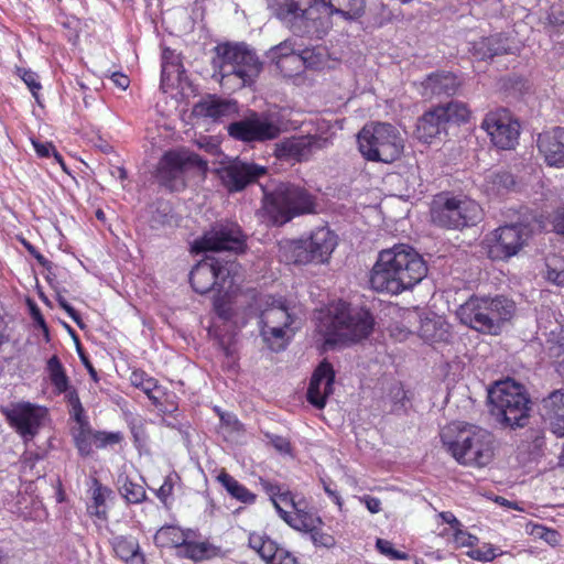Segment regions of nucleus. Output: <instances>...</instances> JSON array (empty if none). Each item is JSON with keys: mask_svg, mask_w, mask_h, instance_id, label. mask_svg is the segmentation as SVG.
Segmentation results:
<instances>
[{"mask_svg": "<svg viewBox=\"0 0 564 564\" xmlns=\"http://www.w3.org/2000/svg\"><path fill=\"white\" fill-rule=\"evenodd\" d=\"M426 273L416 249H381L369 281L377 292L398 294L421 282Z\"/></svg>", "mask_w": 564, "mask_h": 564, "instance_id": "1", "label": "nucleus"}, {"mask_svg": "<svg viewBox=\"0 0 564 564\" xmlns=\"http://www.w3.org/2000/svg\"><path fill=\"white\" fill-rule=\"evenodd\" d=\"M318 321L317 329L327 347L358 343L371 334L375 325L369 311L352 307L344 301L319 312Z\"/></svg>", "mask_w": 564, "mask_h": 564, "instance_id": "2", "label": "nucleus"}, {"mask_svg": "<svg viewBox=\"0 0 564 564\" xmlns=\"http://www.w3.org/2000/svg\"><path fill=\"white\" fill-rule=\"evenodd\" d=\"M441 441L460 465L485 467L495 455L494 434L476 425L452 423L442 430Z\"/></svg>", "mask_w": 564, "mask_h": 564, "instance_id": "3", "label": "nucleus"}, {"mask_svg": "<svg viewBox=\"0 0 564 564\" xmlns=\"http://www.w3.org/2000/svg\"><path fill=\"white\" fill-rule=\"evenodd\" d=\"M514 312V302L503 295H471L459 305L456 315L462 324L479 333L497 335L502 325L512 318Z\"/></svg>", "mask_w": 564, "mask_h": 564, "instance_id": "4", "label": "nucleus"}, {"mask_svg": "<svg viewBox=\"0 0 564 564\" xmlns=\"http://www.w3.org/2000/svg\"><path fill=\"white\" fill-rule=\"evenodd\" d=\"M262 208L272 225H284L293 218L316 212V198L307 189L293 183H280L273 191L264 187Z\"/></svg>", "mask_w": 564, "mask_h": 564, "instance_id": "5", "label": "nucleus"}, {"mask_svg": "<svg viewBox=\"0 0 564 564\" xmlns=\"http://www.w3.org/2000/svg\"><path fill=\"white\" fill-rule=\"evenodd\" d=\"M490 413L503 426L511 429L527 425L531 400L524 386L507 379L496 382L488 390Z\"/></svg>", "mask_w": 564, "mask_h": 564, "instance_id": "6", "label": "nucleus"}, {"mask_svg": "<svg viewBox=\"0 0 564 564\" xmlns=\"http://www.w3.org/2000/svg\"><path fill=\"white\" fill-rule=\"evenodd\" d=\"M197 253L212 251L217 256L207 254L189 273V282L196 293L205 294L215 288L224 289L226 280L238 273L239 264L235 257L246 249H191Z\"/></svg>", "mask_w": 564, "mask_h": 564, "instance_id": "7", "label": "nucleus"}, {"mask_svg": "<svg viewBox=\"0 0 564 564\" xmlns=\"http://www.w3.org/2000/svg\"><path fill=\"white\" fill-rule=\"evenodd\" d=\"M361 155L371 162L390 164L399 160L404 150L400 131L387 122H370L357 134Z\"/></svg>", "mask_w": 564, "mask_h": 564, "instance_id": "8", "label": "nucleus"}, {"mask_svg": "<svg viewBox=\"0 0 564 564\" xmlns=\"http://www.w3.org/2000/svg\"><path fill=\"white\" fill-rule=\"evenodd\" d=\"M213 67L221 78L235 76L246 86L253 82L262 68L256 53L245 43H220L215 48Z\"/></svg>", "mask_w": 564, "mask_h": 564, "instance_id": "9", "label": "nucleus"}, {"mask_svg": "<svg viewBox=\"0 0 564 564\" xmlns=\"http://www.w3.org/2000/svg\"><path fill=\"white\" fill-rule=\"evenodd\" d=\"M482 209L467 197L437 196L431 207L432 221L444 228L462 229L475 226L481 220Z\"/></svg>", "mask_w": 564, "mask_h": 564, "instance_id": "10", "label": "nucleus"}, {"mask_svg": "<svg viewBox=\"0 0 564 564\" xmlns=\"http://www.w3.org/2000/svg\"><path fill=\"white\" fill-rule=\"evenodd\" d=\"M206 163L189 151L178 150L166 152L159 162L158 180L171 191L185 186L184 173L191 169H204Z\"/></svg>", "mask_w": 564, "mask_h": 564, "instance_id": "11", "label": "nucleus"}, {"mask_svg": "<svg viewBox=\"0 0 564 564\" xmlns=\"http://www.w3.org/2000/svg\"><path fill=\"white\" fill-rule=\"evenodd\" d=\"M227 130L230 137L243 142H264L280 134L279 126L269 116L257 112L231 122Z\"/></svg>", "mask_w": 564, "mask_h": 564, "instance_id": "12", "label": "nucleus"}, {"mask_svg": "<svg viewBox=\"0 0 564 564\" xmlns=\"http://www.w3.org/2000/svg\"><path fill=\"white\" fill-rule=\"evenodd\" d=\"M481 128L488 133L492 144L500 150H511L518 143L520 124L507 109L487 113Z\"/></svg>", "mask_w": 564, "mask_h": 564, "instance_id": "13", "label": "nucleus"}, {"mask_svg": "<svg viewBox=\"0 0 564 564\" xmlns=\"http://www.w3.org/2000/svg\"><path fill=\"white\" fill-rule=\"evenodd\" d=\"M272 14L294 34L304 33L311 21L310 2L303 6L299 0H269Z\"/></svg>", "mask_w": 564, "mask_h": 564, "instance_id": "14", "label": "nucleus"}, {"mask_svg": "<svg viewBox=\"0 0 564 564\" xmlns=\"http://www.w3.org/2000/svg\"><path fill=\"white\" fill-rule=\"evenodd\" d=\"M246 242L247 236L237 223L219 220L210 225L191 247H246Z\"/></svg>", "mask_w": 564, "mask_h": 564, "instance_id": "15", "label": "nucleus"}, {"mask_svg": "<svg viewBox=\"0 0 564 564\" xmlns=\"http://www.w3.org/2000/svg\"><path fill=\"white\" fill-rule=\"evenodd\" d=\"M0 411L22 437L32 438L37 433L43 416L39 406L22 402L2 406Z\"/></svg>", "mask_w": 564, "mask_h": 564, "instance_id": "16", "label": "nucleus"}, {"mask_svg": "<svg viewBox=\"0 0 564 564\" xmlns=\"http://www.w3.org/2000/svg\"><path fill=\"white\" fill-rule=\"evenodd\" d=\"M327 144L328 139L321 135L292 137L276 143L275 155L285 161H307L315 151L326 148Z\"/></svg>", "mask_w": 564, "mask_h": 564, "instance_id": "17", "label": "nucleus"}, {"mask_svg": "<svg viewBox=\"0 0 564 564\" xmlns=\"http://www.w3.org/2000/svg\"><path fill=\"white\" fill-rule=\"evenodd\" d=\"M267 173L268 170L264 166L240 161L218 170L221 183L229 192H240Z\"/></svg>", "mask_w": 564, "mask_h": 564, "instance_id": "18", "label": "nucleus"}, {"mask_svg": "<svg viewBox=\"0 0 564 564\" xmlns=\"http://www.w3.org/2000/svg\"><path fill=\"white\" fill-rule=\"evenodd\" d=\"M335 371L332 364L323 361L314 370L307 388V401L317 409H323L326 399L333 393Z\"/></svg>", "mask_w": 564, "mask_h": 564, "instance_id": "19", "label": "nucleus"}, {"mask_svg": "<svg viewBox=\"0 0 564 564\" xmlns=\"http://www.w3.org/2000/svg\"><path fill=\"white\" fill-rule=\"evenodd\" d=\"M538 148L550 166H564V128L556 127L538 135Z\"/></svg>", "mask_w": 564, "mask_h": 564, "instance_id": "20", "label": "nucleus"}, {"mask_svg": "<svg viewBox=\"0 0 564 564\" xmlns=\"http://www.w3.org/2000/svg\"><path fill=\"white\" fill-rule=\"evenodd\" d=\"M531 234L532 231L528 225L511 224L500 226L488 236L487 247H492V245L497 247H523L528 245Z\"/></svg>", "mask_w": 564, "mask_h": 564, "instance_id": "21", "label": "nucleus"}, {"mask_svg": "<svg viewBox=\"0 0 564 564\" xmlns=\"http://www.w3.org/2000/svg\"><path fill=\"white\" fill-rule=\"evenodd\" d=\"M542 416L554 434L564 436V390H554L542 400Z\"/></svg>", "mask_w": 564, "mask_h": 564, "instance_id": "22", "label": "nucleus"}, {"mask_svg": "<svg viewBox=\"0 0 564 564\" xmlns=\"http://www.w3.org/2000/svg\"><path fill=\"white\" fill-rule=\"evenodd\" d=\"M444 110L437 107L425 112L417 121L416 137L424 143H430L432 139L446 134L447 124L444 120Z\"/></svg>", "mask_w": 564, "mask_h": 564, "instance_id": "23", "label": "nucleus"}, {"mask_svg": "<svg viewBox=\"0 0 564 564\" xmlns=\"http://www.w3.org/2000/svg\"><path fill=\"white\" fill-rule=\"evenodd\" d=\"M419 336L426 343H448L451 338L449 325L441 316L422 317L420 321Z\"/></svg>", "mask_w": 564, "mask_h": 564, "instance_id": "24", "label": "nucleus"}, {"mask_svg": "<svg viewBox=\"0 0 564 564\" xmlns=\"http://www.w3.org/2000/svg\"><path fill=\"white\" fill-rule=\"evenodd\" d=\"M423 85L434 96H454L460 89L463 82L453 73L442 72L427 76Z\"/></svg>", "mask_w": 564, "mask_h": 564, "instance_id": "25", "label": "nucleus"}, {"mask_svg": "<svg viewBox=\"0 0 564 564\" xmlns=\"http://www.w3.org/2000/svg\"><path fill=\"white\" fill-rule=\"evenodd\" d=\"M293 322V315L282 299H272L260 314V325L262 326L292 327Z\"/></svg>", "mask_w": 564, "mask_h": 564, "instance_id": "26", "label": "nucleus"}, {"mask_svg": "<svg viewBox=\"0 0 564 564\" xmlns=\"http://www.w3.org/2000/svg\"><path fill=\"white\" fill-rule=\"evenodd\" d=\"M280 258L288 264L303 265L308 263H324L330 257L333 249H280Z\"/></svg>", "mask_w": 564, "mask_h": 564, "instance_id": "27", "label": "nucleus"}, {"mask_svg": "<svg viewBox=\"0 0 564 564\" xmlns=\"http://www.w3.org/2000/svg\"><path fill=\"white\" fill-rule=\"evenodd\" d=\"M161 86H174L175 83H180L184 73V66L181 61L180 54L169 47L162 52V64H161Z\"/></svg>", "mask_w": 564, "mask_h": 564, "instance_id": "28", "label": "nucleus"}, {"mask_svg": "<svg viewBox=\"0 0 564 564\" xmlns=\"http://www.w3.org/2000/svg\"><path fill=\"white\" fill-rule=\"evenodd\" d=\"M516 186L514 176L506 170H498L489 172L482 184L484 191L489 196H502Z\"/></svg>", "mask_w": 564, "mask_h": 564, "instance_id": "29", "label": "nucleus"}, {"mask_svg": "<svg viewBox=\"0 0 564 564\" xmlns=\"http://www.w3.org/2000/svg\"><path fill=\"white\" fill-rule=\"evenodd\" d=\"M323 6L330 14L340 15L346 21H352L365 14L366 0H326Z\"/></svg>", "mask_w": 564, "mask_h": 564, "instance_id": "30", "label": "nucleus"}, {"mask_svg": "<svg viewBox=\"0 0 564 564\" xmlns=\"http://www.w3.org/2000/svg\"><path fill=\"white\" fill-rule=\"evenodd\" d=\"M508 53L506 39L500 34L481 37L473 44V54L479 59L492 58Z\"/></svg>", "mask_w": 564, "mask_h": 564, "instance_id": "31", "label": "nucleus"}, {"mask_svg": "<svg viewBox=\"0 0 564 564\" xmlns=\"http://www.w3.org/2000/svg\"><path fill=\"white\" fill-rule=\"evenodd\" d=\"M314 52L305 48L300 54L289 55L286 58L276 61V68L286 77L300 74L304 67H312Z\"/></svg>", "mask_w": 564, "mask_h": 564, "instance_id": "32", "label": "nucleus"}, {"mask_svg": "<svg viewBox=\"0 0 564 564\" xmlns=\"http://www.w3.org/2000/svg\"><path fill=\"white\" fill-rule=\"evenodd\" d=\"M194 112L218 120L237 112V102L221 99L205 100L195 106Z\"/></svg>", "mask_w": 564, "mask_h": 564, "instance_id": "33", "label": "nucleus"}, {"mask_svg": "<svg viewBox=\"0 0 564 564\" xmlns=\"http://www.w3.org/2000/svg\"><path fill=\"white\" fill-rule=\"evenodd\" d=\"M294 334L292 327L280 326H262L260 327V335L268 348L272 351L279 352L286 348L291 336Z\"/></svg>", "mask_w": 564, "mask_h": 564, "instance_id": "34", "label": "nucleus"}, {"mask_svg": "<svg viewBox=\"0 0 564 564\" xmlns=\"http://www.w3.org/2000/svg\"><path fill=\"white\" fill-rule=\"evenodd\" d=\"M130 382L133 387L141 389L154 405L161 403V397L164 394L158 380L150 377L143 370H133L130 376Z\"/></svg>", "mask_w": 564, "mask_h": 564, "instance_id": "35", "label": "nucleus"}, {"mask_svg": "<svg viewBox=\"0 0 564 564\" xmlns=\"http://www.w3.org/2000/svg\"><path fill=\"white\" fill-rule=\"evenodd\" d=\"M91 491L93 505L89 507V512L105 520L107 518L106 500L112 495V490L104 486L97 478H93Z\"/></svg>", "mask_w": 564, "mask_h": 564, "instance_id": "36", "label": "nucleus"}, {"mask_svg": "<svg viewBox=\"0 0 564 564\" xmlns=\"http://www.w3.org/2000/svg\"><path fill=\"white\" fill-rule=\"evenodd\" d=\"M217 479L227 490V492L238 501L243 503H253L256 501V495L250 492L243 485H241L228 473L221 471Z\"/></svg>", "mask_w": 564, "mask_h": 564, "instance_id": "37", "label": "nucleus"}, {"mask_svg": "<svg viewBox=\"0 0 564 564\" xmlns=\"http://www.w3.org/2000/svg\"><path fill=\"white\" fill-rule=\"evenodd\" d=\"M46 369L51 383L54 386L56 392L59 394L66 392L68 390L69 380L57 356H52L47 360Z\"/></svg>", "mask_w": 564, "mask_h": 564, "instance_id": "38", "label": "nucleus"}, {"mask_svg": "<svg viewBox=\"0 0 564 564\" xmlns=\"http://www.w3.org/2000/svg\"><path fill=\"white\" fill-rule=\"evenodd\" d=\"M438 109L445 111L443 115L446 124L454 123H465L470 118V110L467 105L462 101H451L447 105L438 106Z\"/></svg>", "mask_w": 564, "mask_h": 564, "instance_id": "39", "label": "nucleus"}, {"mask_svg": "<svg viewBox=\"0 0 564 564\" xmlns=\"http://www.w3.org/2000/svg\"><path fill=\"white\" fill-rule=\"evenodd\" d=\"M119 491L129 503H140L145 500L147 494L142 485L132 481L128 477L119 479Z\"/></svg>", "mask_w": 564, "mask_h": 564, "instance_id": "40", "label": "nucleus"}, {"mask_svg": "<svg viewBox=\"0 0 564 564\" xmlns=\"http://www.w3.org/2000/svg\"><path fill=\"white\" fill-rule=\"evenodd\" d=\"M286 523L297 531L310 533L316 524H322L323 521L319 517H315L297 508L295 516H291Z\"/></svg>", "mask_w": 564, "mask_h": 564, "instance_id": "41", "label": "nucleus"}, {"mask_svg": "<svg viewBox=\"0 0 564 564\" xmlns=\"http://www.w3.org/2000/svg\"><path fill=\"white\" fill-rule=\"evenodd\" d=\"M310 247H337L338 236L328 226H321L315 228L310 237Z\"/></svg>", "mask_w": 564, "mask_h": 564, "instance_id": "42", "label": "nucleus"}, {"mask_svg": "<svg viewBox=\"0 0 564 564\" xmlns=\"http://www.w3.org/2000/svg\"><path fill=\"white\" fill-rule=\"evenodd\" d=\"M113 550L119 557L124 561L133 558L139 552V544L134 539L127 536H116L113 539Z\"/></svg>", "mask_w": 564, "mask_h": 564, "instance_id": "43", "label": "nucleus"}, {"mask_svg": "<svg viewBox=\"0 0 564 564\" xmlns=\"http://www.w3.org/2000/svg\"><path fill=\"white\" fill-rule=\"evenodd\" d=\"M295 54L294 45L291 40H285L282 43L271 47L267 57L276 66V61L286 58L289 55Z\"/></svg>", "mask_w": 564, "mask_h": 564, "instance_id": "44", "label": "nucleus"}, {"mask_svg": "<svg viewBox=\"0 0 564 564\" xmlns=\"http://www.w3.org/2000/svg\"><path fill=\"white\" fill-rule=\"evenodd\" d=\"M547 279L557 285L564 284V260L552 258L546 262Z\"/></svg>", "mask_w": 564, "mask_h": 564, "instance_id": "45", "label": "nucleus"}, {"mask_svg": "<svg viewBox=\"0 0 564 564\" xmlns=\"http://www.w3.org/2000/svg\"><path fill=\"white\" fill-rule=\"evenodd\" d=\"M65 393L68 404L72 406V414L74 419L78 422H83L84 408L82 405L79 395L75 388L68 384V390Z\"/></svg>", "mask_w": 564, "mask_h": 564, "instance_id": "46", "label": "nucleus"}, {"mask_svg": "<svg viewBox=\"0 0 564 564\" xmlns=\"http://www.w3.org/2000/svg\"><path fill=\"white\" fill-rule=\"evenodd\" d=\"M182 546L184 547L183 557L194 561H200L206 557L207 546L205 543L183 541Z\"/></svg>", "mask_w": 564, "mask_h": 564, "instance_id": "47", "label": "nucleus"}, {"mask_svg": "<svg viewBox=\"0 0 564 564\" xmlns=\"http://www.w3.org/2000/svg\"><path fill=\"white\" fill-rule=\"evenodd\" d=\"M322 524H316L314 529L310 532L311 540L315 546H323L330 549L336 544V540L333 535L325 533L319 530Z\"/></svg>", "mask_w": 564, "mask_h": 564, "instance_id": "48", "label": "nucleus"}, {"mask_svg": "<svg viewBox=\"0 0 564 564\" xmlns=\"http://www.w3.org/2000/svg\"><path fill=\"white\" fill-rule=\"evenodd\" d=\"M214 311L223 321H229L232 317L234 313L227 294L214 299Z\"/></svg>", "mask_w": 564, "mask_h": 564, "instance_id": "49", "label": "nucleus"}, {"mask_svg": "<svg viewBox=\"0 0 564 564\" xmlns=\"http://www.w3.org/2000/svg\"><path fill=\"white\" fill-rule=\"evenodd\" d=\"M376 546L381 554L389 556L392 560H408L409 555L404 552L398 551L393 547L392 543L384 539H378Z\"/></svg>", "mask_w": 564, "mask_h": 564, "instance_id": "50", "label": "nucleus"}, {"mask_svg": "<svg viewBox=\"0 0 564 564\" xmlns=\"http://www.w3.org/2000/svg\"><path fill=\"white\" fill-rule=\"evenodd\" d=\"M22 80L25 83V85L30 88L32 95L37 99L39 91L41 90L42 86L39 82V76L36 73L25 69V68H19L18 69Z\"/></svg>", "mask_w": 564, "mask_h": 564, "instance_id": "51", "label": "nucleus"}, {"mask_svg": "<svg viewBox=\"0 0 564 564\" xmlns=\"http://www.w3.org/2000/svg\"><path fill=\"white\" fill-rule=\"evenodd\" d=\"M32 143H33L34 150L39 156L48 158L51 154V151H52L54 154V158L63 166V169H65V165H64L61 154L55 150V148L52 143H50V142L42 143V142H39L35 140H32Z\"/></svg>", "mask_w": 564, "mask_h": 564, "instance_id": "52", "label": "nucleus"}, {"mask_svg": "<svg viewBox=\"0 0 564 564\" xmlns=\"http://www.w3.org/2000/svg\"><path fill=\"white\" fill-rule=\"evenodd\" d=\"M467 555L470 558L480 561V562H490L497 556L495 549H492L491 546H488V545H485L479 549L470 550L467 552Z\"/></svg>", "mask_w": 564, "mask_h": 564, "instance_id": "53", "label": "nucleus"}, {"mask_svg": "<svg viewBox=\"0 0 564 564\" xmlns=\"http://www.w3.org/2000/svg\"><path fill=\"white\" fill-rule=\"evenodd\" d=\"M75 443L78 452L83 456H87L91 453V442H90V435L88 432L82 430L76 436H75Z\"/></svg>", "mask_w": 564, "mask_h": 564, "instance_id": "54", "label": "nucleus"}, {"mask_svg": "<svg viewBox=\"0 0 564 564\" xmlns=\"http://www.w3.org/2000/svg\"><path fill=\"white\" fill-rule=\"evenodd\" d=\"M279 549L280 547L278 546V544L269 538L267 539L261 551L258 554L267 564H269L272 561V558H274V555L279 551Z\"/></svg>", "mask_w": 564, "mask_h": 564, "instance_id": "55", "label": "nucleus"}, {"mask_svg": "<svg viewBox=\"0 0 564 564\" xmlns=\"http://www.w3.org/2000/svg\"><path fill=\"white\" fill-rule=\"evenodd\" d=\"M478 539L466 532V531H463L460 528L457 529L454 533V542L458 545V546H473L477 543Z\"/></svg>", "mask_w": 564, "mask_h": 564, "instance_id": "56", "label": "nucleus"}, {"mask_svg": "<svg viewBox=\"0 0 564 564\" xmlns=\"http://www.w3.org/2000/svg\"><path fill=\"white\" fill-rule=\"evenodd\" d=\"M178 534L176 528L174 527H165V528H161L158 533H156V539H166L169 540L171 543H173L175 546H182L183 544V541H180L181 538L177 536L175 539V536Z\"/></svg>", "mask_w": 564, "mask_h": 564, "instance_id": "57", "label": "nucleus"}, {"mask_svg": "<svg viewBox=\"0 0 564 564\" xmlns=\"http://www.w3.org/2000/svg\"><path fill=\"white\" fill-rule=\"evenodd\" d=\"M267 437L269 438L270 444L280 453H290L291 452V444L290 442L280 435L274 434H267Z\"/></svg>", "mask_w": 564, "mask_h": 564, "instance_id": "58", "label": "nucleus"}, {"mask_svg": "<svg viewBox=\"0 0 564 564\" xmlns=\"http://www.w3.org/2000/svg\"><path fill=\"white\" fill-rule=\"evenodd\" d=\"M58 305L68 314V316L80 327H84L79 313L66 301L65 297L58 296Z\"/></svg>", "mask_w": 564, "mask_h": 564, "instance_id": "59", "label": "nucleus"}, {"mask_svg": "<svg viewBox=\"0 0 564 564\" xmlns=\"http://www.w3.org/2000/svg\"><path fill=\"white\" fill-rule=\"evenodd\" d=\"M520 249H487V257L491 260H508L516 256Z\"/></svg>", "mask_w": 564, "mask_h": 564, "instance_id": "60", "label": "nucleus"}, {"mask_svg": "<svg viewBox=\"0 0 564 564\" xmlns=\"http://www.w3.org/2000/svg\"><path fill=\"white\" fill-rule=\"evenodd\" d=\"M269 564H296V558L292 553L280 547Z\"/></svg>", "mask_w": 564, "mask_h": 564, "instance_id": "61", "label": "nucleus"}, {"mask_svg": "<svg viewBox=\"0 0 564 564\" xmlns=\"http://www.w3.org/2000/svg\"><path fill=\"white\" fill-rule=\"evenodd\" d=\"M173 486H174L173 476L169 475L164 479V482L161 485V487L156 491L158 498L161 501L165 502L166 499L172 495Z\"/></svg>", "mask_w": 564, "mask_h": 564, "instance_id": "62", "label": "nucleus"}, {"mask_svg": "<svg viewBox=\"0 0 564 564\" xmlns=\"http://www.w3.org/2000/svg\"><path fill=\"white\" fill-rule=\"evenodd\" d=\"M538 530L539 531L536 533L540 534V536L544 539L549 544L556 545L558 543L560 534L557 531L546 529L544 527H539Z\"/></svg>", "mask_w": 564, "mask_h": 564, "instance_id": "63", "label": "nucleus"}, {"mask_svg": "<svg viewBox=\"0 0 564 564\" xmlns=\"http://www.w3.org/2000/svg\"><path fill=\"white\" fill-rule=\"evenodd\" d=\"M553 227L556 234L564 236V205L557 208L553 220Z\"/></svg>", "mask_w": 564, "mask_h": 564, "instance_id": "64", "label": "nucleus"}]
</instances>
